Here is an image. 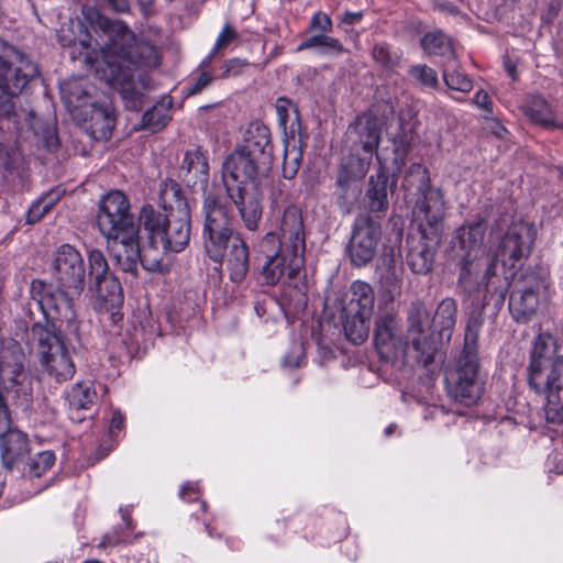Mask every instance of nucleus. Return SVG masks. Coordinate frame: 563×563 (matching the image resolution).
Here are the masks:
<instances>
[{"mask_svg":"<svg viewBox=\"0 0 563 563\" xmlns=\"http://www.w3.org/2000/svg\"><path fill=\"white\" fill-rule=\"evenodd\" d=\"M82 14L89 26L106 37L99 53L92 51L85 54V63L111 87L126 90L139 67H156L159 64L155 46L137 41L124 22L111 20L93 7L84 8Z\"/></svg>","mask_w":563,"mask_h":563,"instance_id":"f257e3e1","label":"nucleus"},{"mask_svg":"<svg viewBox=\"0 0 563 563\" xmlns=\"http://www.w3.org/2000/svg\"><path fill=\"white\" fill-rule=\"evenodd\" d=\"M306 232L301 210L290 205L278 219L276 228L262 239L260 253L265 255L262 278L266 285L291 282L303 267Z\"/></svg>","mask_w":563,"mask_h":563,"instance_id":"f03ea898","label":"nucleus"},{"mask_svg":"<svg viewBox=\"0 0 563 563\" xmlns=\"http://www.w3.org/2000/svg\"><path fill=\"white\" fill-rule=\"evenodd\" d=\"M96 225L115 265L122 272L136 276L140 258L139 227L130 200L122 191L111 190L101 197Z\"/></svg>","mask_w":563,"mask_h":563,"instance_id":"7ed1b4c3","label":"nucleus"},{"mask_svg":"<svg viewBox=\"0 0 563 563\" xmlns=\"http://www.w3.org/2000/svg\"><path fill=\"white\" fill-rule=\"evenodd\" d=\"M485 227L482 222L463 227L453 241V258L459 267L457 287L467 295L478 292L482 287L486 295H498L505 299L508 284L495 272L494 261L485 257Z\"/></svg>","mask_w":563,"mask_h":563,"instance_id":"20e7f679","label":"nucleus"},{"mask_svg":"<svg viewBox=\"0 0 563 563\" xmlns=\"http://www.w3.org/2000/svg\"><path fill=\"white\" fill-rule=\"evenodd\" d=\"M271 164L236 148L223 163V183L227 194L235 205L244 225L254 231L262 218V192L260 175L266 173Z\"/></svg>","mask_w":563,"mask_h":563,"instance_id":"39448f33","label":"nucleus"},{"mask_svg":"<svg viewBox=\"0 0 563 563\" xmlns=\"http://www.w3.org/2000/svg\"><path fill=\"white\" fill-rule=\"evenodd\" d=\"M482 324V313L472 312L466 323L461 355L445 377L449 396L466 407L475 405L482 394L477 353V339Z\"/></svg>","mask_w":563,"mask_h":563,"instance_id":"423d86ee","label":"nucleus"},{"mask_svg":"<svg viewBox=\"0 0 563 563\" xmlns=\"http://www.w3.org/2000/svg\"><path fill=\"white\" fill-rule=\"evenodd\" d=\"M176 197L178 214L174 213V207L170 206V218L168 224L164 228V233L156 246H141L140 258L144 269L148 272H161L166 266L165 256L169 252H181L189 243L190 239V213L186 200L179 197V191L173 188Z\"/></svg>","mask_w":563,"mask_h":563,"instance_id":"0eeeda50","label":"nucleus"},{"mask_svg":"<svg viewBox=\"0 0 563 563\" xmlns=\"http://www.w3.org/2000/svg\"><path fill=\"white\" fill-rule=\"evenodd\" d=\"M29 380L25 368V354L19 342L11 340L0 345V438L10 431V415L3 394L20 389Z\"/></svg>","mask_w":563,"mask_h":563,"instance_id":"6e6552de","label":"nucleus"},{"mask_svg":"<svg viewBox=\"0 0 563 563\" xmlns=\"http://www.w3.org/2000/svg\"><path fill=\"white\" fill-rule=\"evenodd\" d=\"M32 333L42 367L58 383L70 379L76 371L75 364L54 325L34 324Z\"/></svg>","mask_w":563,"mask_h":563,"instance_id":"1a4fd4ad","label":"nucleus"},{"mask_svg":"<svg viewBox=\"0 0 563 563\" xmlns=\"http://www.w3.org/2000/svg\"><path fill=\"white\" fill-rule=\"evenodd\" d=\"M202 212L206 253L213 262L220 263L230 239L234 236L232 218L227 207L212 192L205 194Z\"/></svg>","mask_w":563,"mask_h":563,"instance_id":"9d476101","label":"nucleus"},{"mask_svg":"<svg viewBox=\"0 0 563 563\" xmlns=\"http://www.w3.org/2000/svg\"><path fill=\"white\" fill-rule=\"evenodd\" d=\"M37 66L0 38V92L13 98L37 76Z\"/></svg>","mask_w":563,"mask_h":563,"instance_id":"9b49d317","label":"nucleus"},{"mask_svg":"<svg viewBox=\"0 0 563 563\" xmlns=\"http://www.w3.org/2000/svg\"><path fill=\"white\" fill-rule=\"evenodd\" d=\"M537 374L528 379V385L537 394L544 395L545 420L560 424L563 422V355L551 368Z\"/></svg>","mask_w":563,"mask_h":563,"instance_id":"f8f14e48","label":"nucleus"},{"mask_svg":"<svg viewBox=\"0 0 563 563\" xmlns=\"http://www.w3.org/2000/svg\"><path fill=\"white\" fill-rule=\"evenodd\" d=\"M407 344L416 352V358L423 366L433 362L437 351L432 338V319L426 305L416 301L408 310Z\"/></svg>","mask_w":563,"mask_h":563,"instance_id":"ddd939ff","label":"nucleus"},{"mask_svg":"<svg viewBox=\"0 0 563 563\" xmlns=\"http://www.w3.org/2000/svg\"><path fill=\"white\" fill-rule=\"evenodd\" d=\"M51 273L57 285L80 296L85 286L86 268L84 258L75 246L63 244L55 251Z\"/></svg>","mask_w":563,"mask_h":563,"instance_id":"4468645a","label":"nucleus"},{"mask_svg":"<svg viewBox=\"0 0 563 563\" xmlns=\"http://www.w3.org/2000/svg\"><path fill=\"white\" fill-rule=\"evenodd\" d=\"M382 236L380 223L369 216L355 219L347 254L355 267L366 266L376 255Z\"/></svg>","mask_w":563,"mask_h":563,"instance_id":"2eb2a0df","label":"nucleus"},{"mask_svg":"<svg viewBox=\"0 0 563 563\" xmlns=\"http://www.w3.org/2000/svg\"><path fill=\"white\" fill-rule=\"evenodd\" d=\"M534 239L533 224L523 221L512 223L498 242L492 261L514 267L516 262L529 256Z\"/></svg>","mask_w":563,"mask_h":563,"instance_id":"dca6fc26","label":"nucleus"},{"mask_svg":"<svg viewBox=\"0 0 563 563\" xmlns=\"http://www.w3.org/2000/svg\"><path fill=\"white\" fill-rule=\"evenodd\" d=\"M415 221L419 225L420 233L426 238L428 233L431 240H440V229L445 216L444 196L440 188L428 190L417 196L412 209Z\"/></svg>","mask_w":563,"mask_h":563,"instance_id":"f3484780","label":"nucleus"},{"mask_svg":"<svg viewBox=\"0 0 563 563\" xmlns=\"http://www.w3.org/2000/svg\"><path fill=\"white\" fill-rule=\"evenodd\" d=\"M374 344L379 354L396 352L401 345V328L396 313L382 312L375 321Z\"/></svg>","mask_w":563,"mask_h":563,"instance_id":"a211bd4d","label":"nucleus"},{"mask_svg":"<svg viewBox=\"0 0 563 563\" xmlns=\"http://www.w3.org/2000/svg\"><path fill=\"white\" fill-rule=\"evenodd\" d=\"M347 134L354 142V148L360 147L364 153L374 155L380 143V128L373 113H362L349 126Z\"/></svg>","mask_w":563,"mask_h":563,"instance_id":"6ab92c4d","label":"nucleus"},{"mask_svg":"<svg viewBox=\"0 0 563 563\" xmlns=\"http://www.w3.org/2000/svg\"><path fill=\"white\" fill-rule=\"evenodd\" d=\"M180 173L187 186L208 194L209 163L206 153L200 147L189 150L185 153Z\"/></svg>","mask_w":563,"mask_h":563,"instance_id":"aec40b11","label":"nucleus"},{"mask_svg":"<svg viewBox=\"0 0 563 563\" xmlns=\"http://www.w3.org/2000/svg\"><path fill=\"white\" fill-rule=\"evenodd\" d=\"M236 148L272 164L273 145L268 126L261 121H252L244 132L242 143Z\"/></svg>","mask_w":563,"mask_h":563,"instance_id":"412c9836","label":"nucleus"},{"mask_svg":"<svg viewBox=\"0 0 563 563\" xmlns=\"http://www.w3.org/2000/svg\"><path fill=\"white\" fill-rule=\"evenodd\" d=\"M377 274L384 298L393 301L400 295L401 289L402 262L400 254H396L393 250L389 253H384Z\"/></svg>","mask_w":563,"mask_h":563,"instance_id":"4be33fe9","label":"nucleus"},{"mask_svg":"<svg viewBox=\"0 0 563 563\" xmlns=\"http://www.w3.org/2000/svg\"><path fill=\"white\" fill-rule=\"evenodd\" d=\"M30 453L27 435L20 430L12 429L0 438V457L5 468L18 467L25 462Z\"/></svg>","mask_w":563,"mask_h":563,"instance_id":"5701e85b","label":"nucleus"},{"mask_svg":"<svg viewBox=\"0 0 563 563\" xmlns=\"http://www.w3.org/2000/svg\"><path fill=\"white\" fill-rule=\"evenodd\" d=\"M74 296L76 295L73 291L57 285L55 290L46 291L43 295L41 306L45 314L62 322L73 323L76 320L73 305Z\"/></svg>","mask_w":563,"mask_h":563,"instance_id":"b1692460","label":"nucleus"},{"mask_svg":"<svg viewBox=\"0 0 563 563\" xmlns=\"http://www.w3.org/2000/svg\"><path fill=\"white\" fill-rule=\"evenodd\" d=\"M556 353L558 344L555 339L549 333L539 334L534 340L530 363L527 368L528 379L538 375V371L544 372L551 368L562 356Z\"/></svg>","mask_w":563,"mask_h":563,"instance_id":"393cba45","label":"nucleus"},{"mask_svg":"<svg viewBox=\"0 0 563 563\" xmlns=\"http://www.w3.org/2000/svg\"><path fill=\"white\" fill-rule=\"evenodd\" d=\"M225 258L230 279L241 283L249 272V247L240 236L230 239L222 262Z\"/></svg>","mask_w":563,"mask_h":563,"instance_id":"a878e982","label":"nucleus"},{"mask_svg":"<svg viewBox=\"0 0 563 563\" xmlns=\"http://www.w3.org/2000/svg\"><path fill=\"white\" fill-rule=\"evenodd\" d=\"M155 209L151 205L142 207L139 213V228L142 227L146 232L147 241L142 246H156L164 233V228L168 224L170 212L166 213Z\"/></svg>","mask_w":563,"mask_h":563,"instance_id":"bb28decb","label":"nucleus"},{"mask_svg":"<svg viewBox=\"0 0 563 563\" xmlns=\"http://www.w3.org/2000/svg\"><path fill=\"white\" fill-rule=\"evenodd\" d=\"M431 238L430 233L427 238L421 234L420 240L409 249L407 264L415 274H428L432 269L435 254L434 246L440 240L434 242Z\"/></svg>","mask_w":563,"mask_h":563,"instance_id":"cd10ccee","label":"nucleus"},{"mask_svg":"<svg viewBox=\"0 0 563 563\" xmlns=\"http://www.w3.org/2000/svg\"><path fill=\"white\" fill-rule=\"evenodd\" d=\"M351 297L343 307L342 313L363 314L371 318L374 310L375 295L372 286L362 280H355L350 288Z\"/></svg>","mask_w":563,"mask_h":563,"instance_id":"c85d7f7f","label":"nucleus"},{"mask_svg":"<svg viewBox=\"0 0 563 563\" xmlns=\"http://www.w3.org/2000/svg\"><path fill=\"white\" fill-rule=\"evenodd\" d=\"M534 286L514 290L509 300V309L517 321L529 320L539 307V297Z\"/></svg>","mask_w":563,"mask_h":563,"instance_id":"c756f323","label":"nucleus"},{"mask_svg":"<svg viewBox=\"0 0 563 563\" xmlns=\"http://www.w3.org/2000/svg\"><path fill=\"white\" fill-rule=\"evenodd\" d=\"M372 158V154L364 152L362 156L351 154L344 157L338 173L336 184L344 189L352 180L362 179L369 169Z\"/></svg>","mask_w":563,"mask_h":563,"instance_id":"7c9ffc66","label":"nucleus"},{"mask_svg":"<svg viewBox=\"0 0 563 563\" xmlns=\"http://www.w3.org/2000/svg\"><path fill=\"white\" fill-rule=\"evenodd\" d=\"M89 119L90 134L96 140H108L115 124V118L110 103L92 104Z\"/></svg>","mask_w":563,"mask_h":563,"instance_id":"2f4dec72","label":"nucleus"},{"mask_svg":"<svg viewBox=\"0 0 563 563\" xmlns=\"http://www.w3.org/2000/svg\"><path fill=\"white\" fill-rule=\"evenodd\" d=\"M388 175L384 168H379L375 176L369 177L367 190L368 206L373 212L385 211L388 207Z\"/></svg>","mask_w":563,"mask_h":563,"instance_id":"473e14b6","label":"nucleus"},{"mask_svg":"<svg viewBox=\"0 0 563 563\" xmlns=\"http://www.w3.org/2000/svg\"><path fill=\"white\" fill-rule=\"evenodd\" d=\"M456 312L457 306L453 298H444L438 305L432 318V324L441 336L450 338L451 331L456 323Z\"/></svg>","mask_w":563,"mask_h":563,"instance_id":"72a5a7b5","label":"nucleus"},{"mask_svg":"<svg viewBox=\"0 0 563 563\" xmlns=\"http://www.w3.org/2000/svg\"><path fill=\"white\" fill-rule=\"evenodd\" d=\"M523 113L534 123L544 128L558 126L553 111L545 99L539 96L529 97L521 107Z\"/></svg>","mask_w":563,"mask_h":563,"instance_id":"f704fd0d","label":"nucleus"},{"mask_svg":"<svg viewBox=\"0 0 563 563\" xmlns=\"http://www.w3.org/2000/svg\"><path fill=\"white\" fill-rule=\"evenodd\" d=\"M402 188L409 195H413L416 197L424 191L435 189V187L430 185L428 169L419 163L411 164L406 172Z\"/></svg>","mask_w":563,"mask_h":563,"instance_id":"c9c22d12","label":"nucleus"},{"mask_svg":"<svg viewBox=\"0 0 563 563\" xmlns=\"http://www.w3.org/2000/svg\"><path fill=\"white\" fill-rule=\"evenodd\" d=\"M91 288L98 297L111 307L120 306L123 302V290L119 279L111 273L107 274L101 280H95Z\"/></svg>","mask_w":563,"mask_h":563,"instance_id":"e433bc0d","label":"nucleus"},{"mask_svg":"<svg viewBox=\"0 0 563 563\" xmlns=\"http://www.w3.org/2000/svg\"><path fill=\"white\" fill-rule=\"evenodd\" d=\"M310 48H319V52L324 55L339 56L345 53L342 43L330 36L329 33L313 34L307 37L297 48V51H306Z\"/></svg>","mask_w":563,"mask_h":563,"instance_id":"4c0bfd02","label":"nucleus"},{"mask_svg":"<svg viewBox=\"0 0 563 563\" xmlns=\"http://www.w3.org/2000/svg\"><path fill=\"white\" fill-rule=\"evenodd\" d=\"M369 319L363 314L343 313V328L347 340L354 344L363 343L369 333Z\"/></svg>","mask_w":563,"mask_h":563,"instance_id":"58836bf2","label":"nucleus"},{"mask_svg":"<svg viewBox=\"0 0 563 563\" xmlns=\"http://www.w3.org/2000/svg\"><path fill=\"white\" fill-rule=\"evenodd\" d=\"M69 406L76 410L89 409L97 399L92 383H77L67 395Z\"/></svg>","mask_w":563,"mask_h":563,"instance_id":"ea45409f","label":"nucleus"},{"mask_svg":"<svg viewBox=\"0 0 563 563\" xmlns=\"http://www.w3.org/2000/svg\"><path fill=\"white\" fill-rule=\"evenodd\" d=\"M421 46L431 55H453L451 41L442 31L427 33L421 40Z\"/></svg>","mask_w":563,"mask_h":563,"instance_id":"a19ab883","label":"nucleus"},{"mask_svg":"<svg viewBox=\"0 0 563 563\" xmlns=\"http://www.w3.org/2000/svg\"><path fill=\"white\" fill-rule=\"evenodd\" d=\"M54 463L55 454L52 451L38 452L25 464L23 474L30 478L41 477Z\"/></svg>","mask_w":563,"mask_h":563,"instance_id":"79ce46f5","label":"nucleus"},{"mask_svg":"<svg viewBox=\"0 0 563 563\" xmlns=\"http://www.w3.org/2000/svg\"><path fill=\"white\" fill-rule=\"evenodd\" d=\"M454 59L445 65L443 69V80L449 89L467 93L473 88L472 80L462 71L455 68Z\"/></svg>","mask_w":563,"mask_h":563,"instance_id":"37998d69","label":"nucleus"},{"mask_svg":"<svg viewBox=\"0 0 563 563\" xmlns=\"http://www.w3.org/2000/svg\"><path fill=\"white\" fill-rule=\"evenodd\" d=\"M60 191L58 189L52 190L42 196L34 202L27 212V222L35 223L40 221L59 200Z\"/></svg>","mask_w":563,"mask_h":563,"instance_id":"c03bdc74","label":"nucleus"},{"mask_svg":"<svg viewBox=\"0 0 563 563\" xmlns=\"http://www.w3.org/2000/svg\"><path fill=\"white\" fill-rule=\"evenodd\" d=\"M169 108L164 103H156L152 109L143 114V125L152 132L162 130L169 121Z\"/></svg>","mask_w":563,"mask_h":563,"instance_id":"a18cd8bd","label":"nucleus"},{"mask_svg":"<svg viewBox=\"0 0 563 563\" xmlns=\"http://www.w3.org/2000/svg\"><path fill=\"white\" fill-rule=\"evenodd\" d=\"M409 77L422 88L437 89L439 87V79L437 71L426 65H413L408 70Z\"/></svg>","mask_w":563,"mask_h":563,"instance_id":"49530a36","label":"nucleus"},{"mask_svg":"<svg viewBox=\"0 0 563 563\" xmlns=\"http://www.w3.org/2000/svg\"><path fill=\"white\" fill-rule=\"evenodd\" d=\"M88 264H89V280H101L107 274H109V265L104 254L98 249H91L88 251Z\"/></svg>","mask_w":563,"mask_h":563,"instance_id":"de8ad7c7","label":"nucleus"},{"mask_svg":"<svg viewBox=\"0 0 563 563\" xmlns=\"http://www.w3.org/2000/svg\"><path fill=\"white\" fill-rule=\"evenodd\" d=\"M373 58L386 68H394L400 62L401 54L391 51L385 43H378L374 46L372 52Z\"/></svg>","mask_w":563,"mask_h":563,"instance_id":"09e8293b","label":"nucleus"},{"mask_svg":"<svg viewBox=\"0 0 563 563\" xmlns=\"http://www.w3.org/2000/svg\"><path fill=\"white\" fill-rule=\"evenodd\" d=\"M211 58L207 57L198 68V75L194 78L191 87L188 88L187 96H192L201 92L213 81L212 73L207 69Z\"/></svg>","mask_w":563,"mask_h":563,"instance_id":"8fccbe9b","label":"nucleus"},{"mask_svg":"<svg viewBox=\"0 0 563 563\" xmlns=\"http://www.w3.org/2000/svg\"><path fill=\"white\" fill-rule=\"evenodd\" d=\"M276 112L278 117V123L284 130L287 129V123L290 120L291 114H294V120L298 123V112L289 99L285 97L278 98L276 101Z\"/></svg>","mask_w":563,"mask_h":563,"instance_id":"3c124183","label":"nucleus"},{"mask_svg":"<svg viewBox=\"0 0 563 563\" xmlns=\"http://www.w3.org/2000/svg\"><path fill=\"white\" fill-rule=\"evenodd\" d=\"M301 154L295 147L292 150L286 148L283 164V175L287 179H292L300 166Z\"/></svg>","mask_w":563,"mask_h":563,"instance_id":"603ef678","label":"nucleus"},{"mask_svg":"<svg viewBox=\"0 0 563 563\" xmlns=\"http://www.w3.org/2000/svg\"><path fill=\"white\" fill-rule=\"evenodd\" d=\"M333 30V22L331 18L322 11L314 13L309 22L308 31L314 34L331 33Z\"/></svg>","mask_w":563,"mask_h":563,"instance_id":"864d4df0","label":"nucleus"},{"mask_svg":"<svg viewBox=\"0 0 563 563\" xmlns=\"http://www.w3.org/2000/svg\"><path fill=\"white\" fill-rule=\"evenodd\" d=\"M238 37V33L229 24H225L219 34L217 42L208 57L212 58L219 51L227 47Z\"/></svg>","mask_w":563,"mask_h":563,"instance_id":"5fc2aeb1","label":"nucleus"},{"mask_svg":"<svg viewBox=\"0 0 563 563\" xmlns=\"http://www.w3.org/2000/svg\"><path fill=\"white\" fill-rule=\"evenodd\" d=\"M249 66V63L245 59L241 58H231L223 63L222 77L230 76H239L244 73L245 68Z\"/></svg>","mask_w":563,"mask_h":563,"instance_id":"6e6d98bb","label":"nucleus"},{"mask_svg":"<svg viewBox=\"0 0 563 563\" xmlns=\"http://www.w3.org/2000/svg\"><path fill=\"white\" fill-rule=\"evenodd\" d=\"M394 152L401 159L407 155L410 143L405 134H397L393 139Z\"/></svg>","mask_w":563,"mask_h":563,"instance_id":"4d7b16f0","label":"nucleus"},{"mask_svg":"<svg viewBox=\"0 0 563 563\" xmlns=\"http://www.w3.org/2000/svg\"><path fill=\"white\" fill-rule=\"evenodd\" d=\"M474 103L479 108L484 109L486 112H493V104L488 93L484 90H479L474 96Z\"/></svg>","mask_w":563,"mask_h":563,"instance_id":"13d9d810","label":"nucleus"},{"mask_svg":"<svg viewBox=\"0 0 563 563\" xmlns=\"http://www.w3.org/2000/svg\"><path fill=\"white\" fill-rule=\"evenodd\" d=\"M43 143L48 148H55L58 145V137L54 128L47 126L43 132Z\"/></svg>","mask_w":563,"mask_h":563,"instance_id":"bf43d9fd","label":"nucleus"},{"mask_svg":"<svg viewBox=\"0 0 563 563\" xmlns=\"http://www.w3.org/2000/svg\"><path fill=\"white\" fill-rule=\"evenodd\" d=\"M106 4L117 13H128L130 11V0H103Z\"/></svg>","mask_w":563,"mask_h":563,"instance_id":"052dcab7","label":"nucleus"},{"mask_svg":"<svg viewBox=\"0 0 563 563\" xmlns=\"http://www.w3.org/2000/svg\"><path fill=\"white\" fill-rule=\"evenodd\" d=\"M124 426V417L119 410H114L110 423V432L113 433L115 430L121 431Z\"/></svg>","mask_w":563,"mask_h":563,"instance_id":"680f3d73","label":"nucleus"},{"mask_svg":"<svg viewBox=\"0 0 563 563\" xmlns=\"http://www.w3.org/2000/svg\"><path fill=\"white\" fill-rule=\"evenodd\" d=\"M362 18H363L362 11H357V12L346 11L342 15L341 21L345 24H356L362 20Z\"/></svg>","mask_w":563,"mask_h":563,"instance_id":"e2e57ef3","label":"nucleus"},{"mask_svg":"<svg viewBox=\"0 0 563 563\" xmlns=\"http://www.w3.org/2000/svg\"><path fill=\"white\" fill-rule=\"evenodd\" d=\"M199 494V487L196 483H186L183 485L179 496L183 499H186L190 495H198Z\"/></svg>","mask_w":563,"mask_h":563,"instance_id":"0e129e2a","label":"nucleus"},{"mask_svg":"<svg viewBox=\"0 0 563 563\" xmlns=\"http://www.w3.org/2000/svg\"><path fill=\"white\" fill-rule=\"evenodd\" d=\"M505 66H506V69L508 71V74L512 77V79H516L517 78V68H516V65L510 63V62H506L505 63Z\"/></svg>","mask_w":563,"mask_h":563,"instance_id":"69168bd1","label":"nucleus"},{"mask_svg":"<svg viewBox=\"0 0 563 563\" xmlns=\"http://www.w3.org/2000/svg\"><path fill=\"white\" fill-rule=\"evenodd\" d=\"M122 519L124 520L126 527L129 529H132V525H131V519H130V515L128 514L126 510L122 511Z\"/></svg>","mask_w":563,"mask_h":563,"instance_id":"338daca9","label":"nucleus"},{"mask_svg":"<svg viewBox=\"0 0 563 563\" xmlns=\"http://www.w3.org/2000/svg\"><path fill=\"white\" fill-rule=\"evenodd\" d=\"M60 43L63 46H70V45H76V42L71 38L67 40V38H60Z\"/></svg>","mask_w":563,"mask_h":563,"instance_id":"774afa93","label":"nucleus"}]
</instances>
